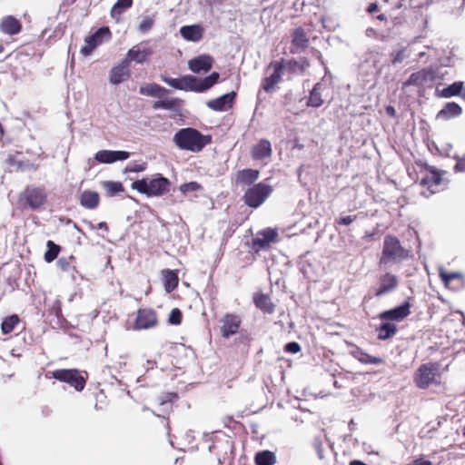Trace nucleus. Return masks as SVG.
<instances>
[{"label":"nucleus","mask_w":465,"mask_h":465,"mask_svg":"<svg viewBox=\"0 0 465 465\" xmlns=\"http://www.w3.org/2000/svg\"><path fill=\"white\" fill-rule=\"evenodd\" d=\"M183 321V313L180 309L174 308L169 314L168 322L173 325H180Z\"/></svg>","instance_id":"obj_50"},{"label":"nucleus","mask_w":465,"mask_h":465,"mask_svg":"<svg viewBox=\"0 0 465 465\" xmlns=\"http://www.w3.org/2000/svg\"><path fill=\"white\" fill-rule=\"evenodd\" d=\"M278 62L282 65V72H286L289 74V78L293 75L304 74L310 67V61L306 57H301L299 60L281 58Z\"/></svg>","instance_id":"obj_13"},{"label":"nucleus","mask_w":465,"mask_h":465,"mask_svg":"<svg viewBox=\"0 0 465 465\" xmlns=\"http://www.w3.org/2000/svg\"><path fill=\"white\" fill-rule=\"evenodd\" d=\"M398 331L397 326L387 321L382 322L376 328L377 337L381 341H385L392 338Z\"/></svg>","instance_id":"obj_37"},{"label":"nucleus","mask_w":465,"mask_h":465,"mask_svg":"<svg viewBox=\"0 0 465 465\" xmlns=\"http://www.w3.org/2000/svg\"><path fill=\"white\" fill-rule=\"evenodd\" d=\"M411 465H433L430 460H423L422 458L416 459Z\"/></svg>","instance_id":"obj_60"},{"label":"nucleus","mask_w":465,"mask_h":465,"mask_svg":"<svg viewBox=\"0 0 465 465\" xmlns=\"http://www.w3.org/2000/svg\"><path fill=\"white\" fill-rule=\"evenodd\" d=\"M440 277L444 282L445 286L450 289H459L464 285V277L460 272H447L441 271Z\"/></svg>","instance_id":"obj_29"},{"label":"nucleus","mask_w":465,"mask_h":465,"mask_svg":"<svg viewBox=\"0 0 465 465\" xmlns=\"http://www.w3.org/2000/svg\"><path fill=\"white\" fill-rule=\"evenodd\" d=\"M158 324V315L154 309L139 308L135 312L133 329L134 331L149 330L157 327Z\"/></svg>","instance_id":"obj_9"},{"label":"nucleus","mask_w":465,"mask_h":465,"mask_svg":"<svg viewBox=\"0 0 465 465\" xmlns=\"http://www.w3.org/2000/svg\"><path fill=\"white\" fill-rule=\"evenodd\" d=\"M356 218H357V215H348V216L341 217L335 221V223L339 224V225H349L352 222H354L356 220Z\"/></svg>","instance_id":"obj_55"},{"label":"nucleus","mask_w":465,"mask_h":465,"mask_svg":"<svg viewBox=\"0 0 465 465\" xmlns=\"http://www.w3.org/2000/svg\"><path fill=\"white\" fill-rule=\"evenodd\" d=\"M272 188L263 183H259L244 193L242 199L244 203L251 208H258L270 196Z\"/></svg>","instance_id":"obj_8"},{"label":"nucleus","mask_w":465,"mask_h":465,"mask_svg":"<svg viewBox=\"0 0 465 465\" xmlns=\"http://www.w3.org/2000/svg\"><path fill=\"white\" fill-rule=\"evenodd\" d=\"M213 64V58L210 54H201L188 62L189 69L196 74L209 72Z\"/></svg>","instance_id":"obj_24"},{"label":"nucleus","mask_w":465,"mask_h":465,"mask_svg":"<svg viewBox=\"0 0 465 465\" xmlns=\"http://www.w3.org/2000/svg\"><path fill=\"white\" fill-rule=\"evenodd\" d=\"M153 51L151 47H142L141 45H134L127 52L125 57L124 58L129 64L131 62H135L137 64L145 63L148 58L153 54Z\"/></svg>","instance_id":"obj_20"},{"label":"nucleus","mask_w":465,"mask_h":465,"mask_svg":"<svg viewBox=\"0 0 465 465\" xmlns=\"http://www.w3.org/2000/svg\"><path fill=\"white\" fill-rule=\"evenodd\" d=\"M200 188V185L196 182H191L181 185L180 190L183 193L194 192Z\"/></svg>","instance_id":"obj_53"},{"label":"nucleus","mask_w":465,"mask_h":465,"mask_svg":"<svg viewBox=\"0 0 465 465\" xmlns=\"http://www.w3.org/2000/svg\"><path fill=\"white\" fill-rule=\"evenodd\" d=\"M279 233L276 229L266 228L257 232L255 238L252 240L251 249L258 254L262 251H269L272 244L278 241Z\"/></svg>","instance_id":"obj_10"},{"label":"nucleus","mask_w":465,"mask_h":465,"mask_svg":"<svg viewBox=\"0 0 465 465\" xmlns=\"http://www.w3.org/2000/svg\"><path fill=\"white\" fill-rule=\"evenodd\" d=\"M411 308L410 301L406 300L400 306L381 312L379 318L387 322H401L411 314Z\"/></svg>","instance_id":"obj_17"},{"label":"nucleus","mask_w":465,"mask_h":465,"mask_svg":"<svg viewBox=\"0 0 465 465\" xmlns=\"http://www.w3.org/2000/svg\"><path fill=\"white\" fill-rule=\"evenodd\" d=\"M436 75V70L432 67L423 68L418 72L412 73L403 85L424 86L427 84L434 82Z\"/></svg>","instance_id":"obj_16"},{"label":"nucleus","mask_w":465,"mask_h":465,"mask_svg":"<svg viewBox=\"0 0 465 465\" xmlns=\"http://www.w3.org/2000/svg\"><path fill=\"white\" fill-rule=\"evenodd\" d=\"M75 260L74 255H70L69 257H62L60 258L56 265L58 269L62 272H68L72 268V262Z\"/></svg>","instance_id":"obj_48"},{"label":"nucleus","mask_w":465,"mask_h":465,"mask_svg":"<svg viewBox=\"0 0 465 465\" xmlns=\"http://www.w3.org/2000/svg\"><path fill=\"white\" fill-rule=\"evenodd\" d=\"M173 142L181 150L199 153L212 143V136L203 134L195 128L185 127L174 134Z\"/></svg>","instance_id":"obj_1"},{"label":"nucleus","mask_w":465,"mask_h":465,"mask_svg":"<svg viewBox=\"0 0 465 465\" xmlns=\"http://www.w3.org/2000/svg\"><path fill=\"white\" fill-rule=\"evenodd\" d=\"M114 5L115 9L120 8L124 11L132 6L133 0H117V2Z\"/></svg>","instance_id":"obj_56"},{"label":"nucleus","mask_w":465,"mask_h":465,"mask_svg":"<svg viewBox=\"0 0 465 465\" xmlns=\"http://www.w3.org/2000/svg\"><path fill=\"white\" fill-rule=\"evenodd\" d=\"M410 252L405 249L400 240L391 234L384 237L381 255L379 260L380 266L397 263L409 257Z\"/></svg>","instance_id":"obj_3"},{"label":"nucleus","mask_w":465,"mask_h":465,"mask_svg":"<svg viewBox=\"0 0 465 465\" xmlns=\"http://www.w3.org/2000/svg\"><path fill=\"white\" fill-rule=\"evenodd\" d=\"M123 12H124V10H122L120 8L115 9V5H114L111 9V16L118 21L121 15L123 14Z\"/></svg>","instance_id":"obj_59"},{"label":"nucleus","mask_w":465,"mask_h":465,"mask_svg":"<svg viewBox=\"0 0 465 465\" xmlns=\"http://www.w3.org/2000/svg\"><path fill=\"white\" fill-rule=\"evenodd\" d=\"M54 379L69 384L77 391H82L86 385L84 378L77 369H57L51 372Z\"/></svg>","instance_id":"obj_7"},{"label":"nucleus","mask_w":465,"mask_h":465,"mask_svg":"<svg viewBox=\"0 0 465 465\" xmlns=\"http://www.w3.org/2000/svg\"><path fill=\"white\" fill-rule=\"evenodd\" d=\"M456 163L454 165V171L456 173L465 172V153L462 156H455Z\"/></svg>","instance_id":"obj_52"},{"label":"nucleus","mask_w":465,"mask_h":465,"mask_svg":"<svg viewBox=\"0 0 465 465\" xmlns=\"http://www.w3.org/2000/svg\"><path fill=\"white\" fill-rule=\"evenodd\" d=\"M178 400L176 392H165L157 397L156 401L159 406L163 407V411L169 415L173 411V404Z\"/></svg>","instance_id":"obj_39"},{"label":"nucleus","mask_w":465,"mask_h":465,"mask_svg":"<svg viewBox=\"0 0 465 465\" xmlns=\"http://www.w3.org/2000/svg\"><path fill=\"white\" fill-rule=\"evenodd\" d=\"M48 195L44 186L27 185L19 193L17 206L20 210H39L47 203Z\"/></svg>","instance_id":"obj_2"},{"label":"nucleus","mask_w":465,"mask_h":465,"mask_svg":"<svg viewBox=\"0 0 465 465\" xmlns=\"http://www.w3.org/2000/svg\"><path fill=\"white\" fill-rule=\"evenodd\" d=\"M252 301L256 308L265 314H272L275 312V304L272 302L270 294L257 292L253 294Z\"/></svg>","instance_id":"obj_26"},{"label":"nucleus","mask_w":465,"mask_h":465,"mask_svg":"<svg viewBox=\"0 0 465 465\" xmlns=\"http://www.w3.org/2000/svg\"><path fill=\"white\" fill-rule=\"evenodd\" d=\"M130 75V64L123 59L110 70L109 81L113 84H119L127 80Z\"/></svg>","instance_id":"obj_19"},{"label":"nucleus","mask_w":465,"mask_h":465,"mask_svg":"<svg viewBox=\"0 0 465 465\" xmlns=\"http://www.w3.org/2000/svg\"><path fill=\"white\" fill-rule=\"evenodd\" d=\"M0 30L4 34L14 35H17L22 30L21 22L13 15H7L3 18L0 23Z\"/></svg>","instance_id":"obj_28"},{"label":"nucleus","mask_w":465,"mask_h":465,"mask_svg":"<svg viewBox=\"0 0 465 465\" xmlns=\"http://www.w3.org/2000/svg\"><path fill=\"white\" fill-rule=\"evenodd\" d=\"M399 284L398 277L391 272H386L380 278V286L376 290L375 295L381 296L389 293L397 288Z\"/></svg>","instance_id":"obj_27"},{"label":"nucleus","mask_w":465,"mask_h":465,"mask_svg":"<svg viewBox=\"0 0 465 465\" xmlns=\"http://www.w3.org/2000/svg\"><path fill=\"white\" fill-rule=\"evenodd\" d=\"M424 169L427 173L421 178L420 184L426 186L431 193H435L436 188L442 183V176L445 172L439 171L434 166L428 164H424Z\"/></svg>","instance_id":"obj_18"},{"label":"nucleus","mask_w":465,"mask_h":465,"mask_svg":"<svg viewBox=\"0 0 465 465\" xmlns=\"http://www.w3.org/2000/svg\"><path fill=\"white\" fill-rule=\"evenodd\" d=\"M352 355L363 364H381L384 362L382 358L371 356L359 347L352 351Z\"/></svg>","instance_id":"obj_40"},{"label":"nucleus","mask_w":465,"mask_h":465,"mask_svg":"<svg viewBox=\"0 0 465 465\" xmlns=\"http://www.w3.org/2000/svg\"><path fill=\"white\" fill-rule=\"evenodd\" d=\"M46 247L47 251L45 252L44 258L46 262L50 263L58 257L61 247L51 240L47 241Z\"/></svg>","instance_id":"obj_45"},{"label":"nucleus","mask_w":465,"mask_h":465,"mask_svg":"<svg viewBox=\"0 0 465 465\" xmlns=\"http://www.w3.org/2000/svg\"><path fill=\"white\" fill-rule=\"evenodd\" d=\"M79 201L83 207L94 210L100 203V196L96 192L85 190L81 193Z\"/></svg>","instance_id":"obj_34"},{"label":"nucleus","mask_w":465,"mask_h":465,"mask_svg":"<svg viewBox=\"0 0 465 465\" xmlns=\"http://www.w3.org/2000/svg\"><path fill=\"white\" fill-rule=\"evenodd\" d=\"M164 290L167 293L174 291L179 284L177 271L164 269L161 271Z\"/></svg>","instance_id":"obj_32"},{"label":"nucleus","mask_w":465,"mask_h":465,"mask_svg":"<svg viewBox=\"0 0 465 465\" xmlns=\"http://www.w3.org/2000/svg\"><path fill=\"white\" fill-rule=\"evenodd\" d=\"M220 77L219 73L213 72L209 76L193 84L192 91L202 93L213 86Z\"/></svg>","instance_id":"obj_38"},{"label":"nucleus","mask_w":465,"mask_h":465,"mask_svg":"<svg viewBox=\"0 0 465 465\" xmlns=\"http://www.w3.org/2000/svg\"><path fill=\"white\" fill-rule=\"evenodd\" d=\"M439 364L437 362H428L421 364L413 374L415 385L421 390H426L432 384L440 385V381L437 380Z\"/></svg>","instance_id":"obj_5"},{"label":"nucleus","mask_w":465,"mask_h":465,"mask_svg":"<svg viewBox=\"0 0 465 465\" xmlns=\"http://www.w3.org/2000/svg\"><path fill=\"white\" fill-rule=\"evenodd\" d=\"M147 168V163L142 162V163H129L124 170V173H141L145 171Z\"/></svg>","instance_id":"obj_49"},{"label":"nucleus","mask_w":465,"mask_h":465,"mask_svg":"<svg viewBox=\"0 0 465 465\" xmlns=\"http://www.w3.org/2000/svg\"><path fill=\"white\" fill-rule=\"evenodd\" d=\"M162 80L171 87L178 90H192L193 84L196 82V79L193 76H185L182 79L162 76Z\"/></svg>","instance_id":"obj_31"},{"label":"nucleus","mask_w":465,"mask_h":465,"mask_svg":"<svg viewBox=\"0 0 465 465\" xmlns=\"http://www.w3.org/2000/svg\"><path fill=\"white\" fill-rule=\"evenodd\" d=\"M404 58L403 51H397L395 54H392L391 63L392 64H396L398 63L402 62Z\"/></svg>","instance_id":"obj_57"},{"label":"nucleus","mask_w":465,"mask_h":465,"mask_svg":"<svg viewBox=\"0 0 465 465\" xmlns=\"http://www.w3.org/2000/svg\"><path fill=\"white\" fill-rule=\"evenodd\" d=\"M170 186V181L161 174H157L153 178L145 177L139 179L131 184L133 190H136L138 193L148 197L162 196L169 192Z\"/></svg>","instance_id":"obj_4"},{"label":"nucleus","mask_w":465,"mask_h":465,"mask_svg":"<svg viewBox=\"0 0 465 465\" xmlns=\"http://www.w3.org/2000/svg\"><path fill=\"white\" fill-rule=\"evenodd\" d=\"M242 321L236 313H225L220 320V332L223 338L228 339L238 333Z\"/></svg>","instance_id":"obj_12"},{"label":"nucleus","mask_w":465,"mask_h":465,"mask_svg":"<svg viewBox=\"0 0 465 465\" xmlns=\"http://www.w3.org/2000/svg\"><path fill=\"white\" fill-rule=\"evenodd\" d=\"M322 84L320 83H317L312 90L310 93V96L307 102L308 106L312 107H320L323 104V99L322 98Z\"/></svg>","instance_id":"obj_42"},{"label":"nucleus","mask_w":465,"mask_h":465,"mask_svg":"<svg viewBox=\"0 0 465 465\" xmlns=\"http://www.w3.org/2000/svg\"><path fill=\"white\" fill-rule=\"evenodd\" d=\"M250 153L252 159L254 161H262L271 158L272 154L271 142L267 139H261L251 148Z\"/></svg>","instance_id":"obj_22"},{"label":"nucleus","mask_w":465,"mask_h":465,"mask_svg":"<svg viewBox=\"0 0 465 465\" xmlns=\"http://www.w3.org/2000/svg\"><path fill=\"white\" fill-rule=\"evenodd\" d=\"M378 10H379V6H378L377 3L370 4V5L368 6V9H367L368 13H370V14H373V13L377 12Z\"/></svg>","instance_id":"obj_62"},{"label":"nucleus","mask_w":465,"mask_h":465,"mask_svg":"<svg viewBox=\"0 0 465 465\" xmlns=\"http://www.w3.org/2000/svg\"><path fill=\"white\" fill-rule=\"evenodd\" d=\"M182 104V100L179 98H166L155 101L153 104V108L154 110L164 109V110H172L174 109Z\"/></svg>","instance_id":"obj_43"},{"label":"nucleus","mask_w":465,"mask_h":465,"mask_svg":"<svg viewBox=\"0 0 465 465\" xmlns=\"http://www.w3.org/2000/svg\"><path fill=\"white\" fill-rule=\"evenodd\" d=\"M129 157V152L111 150H101L98 151L94 155V159L101 163H113L116 161H124Z\"/></svg>","instance_id":"obj_21"},{"label":"nucleus","mask_w":465,"mask_h":465,"mask_svg":"<svg viewBox=\"0 0 465 465\" xmlns=\"http://www.w3.org/2000/svg\"><path fill=\"white\" fill-rule=\"evenodd\" d=\"M97 228L104 231H108L109 227L105 222H101L97 224Z\"/></svg>","instance_id":"obj_63"},{"label":"nucleus","mask_w":465,"mask_h":465,"mask_svg":"<svg viewBox=\"0 0 465 465\" xmlns=\"http://www.w3.org/2000/svg\"><path fill=\"white\" fill-rule=\"evenodd\" d=\"M154 25V19L151 16L144 17L139 25V30L142 33H147L150 31Z\"/></svg>","instance_id":"obj_51"},{"label":"nucleus","mask_w":465,"mask_h":465,"mask_svg":"<svg viewBox=\"0 0 465 465\" xmlns=\"http://www.w3.org/2000/svg\"><path fill=\"white\" fill-rule=\"evenodd\" d=\"M112 33L108 26L100 27L95 33L85 37L84 45L81 47L80 53L84 55H90L94 50L104 42L111 40Z\"/></svg>","instance_id":"obj_11"},{"label":"nucleus","mask_w":465,"mask_h":465,"mask_svg":"<svg viewBox=\"0 0 465 465\" xmlns=\"http://www.w3.org/2000/svg\"><path fill=\"white\" fill-rule=\"evenodd\" d=\"M292 45L297 50H305L309 47L310 39L306 31L302 27H296L292 32Z\"/></svg>","instance_id":"obj_30"},{"label":"nucleus","mask_w":465,"mask_h":465,"mask_svg":"<svg viewBox=\"0 0 465 465\" xmlns=\"http://www.w3.org/2000/svg\"><path fill=\"white\" fill-rule=\"evenodd\" d=\"M123 12H124V10H122L120 8L115 9V5H114L111 9V16L118 21L121 15L123 14Z\"/></svg>","instance_id":"obj_58"},{"label":"nucleus","mask_w":465,"mask_h":465,"mask_svg":"<svg viewBox=\"0 0 465 465\" xmlns=\"http://www.w3.org/2000/svg\"><path fill=\"white\" fill-rule=\"evenodd\" d=\"M107 196H114L118 193L124 192V188L121 182L105 181L102 183Z\"/></svg>","instance_id":"obj_46"},{"label":"nucleus","mask_w":465,"mask_h":465,"mask_svg":"<svg viewBox=\"0 0 465 465\" xmlns=\"http://www.w3.org/2000/svg\"><path fill=\"white\" fill-rule=\"evenodd\" d=\"M259 171L255 169H243L237 172L235 183L242 185H250L253 183L259 177Z\"/></svg>","instance_id":"obj_33"},{"label":"nucleus","mask_w":465,"mask_h":465,"mask_svg":"<svg viewBox=\"0 0 465 465\" xmlns=\"http://www.w3.org/2000/svg\"><path fill=\"white\" fill-rule=\"evenodd\" d=\"M462 113V108L454 102L447 103L444 107L437 114L436 118L441 120H450L457 117Z\"/></svg>","instance_id":"obj_36"},{"label":"nucleus","mask_w":465,"mask_h":465,"mask_svg":"<svg viewBox=\"0 0 465 465\" xmlns=\"http://www.w3.org/2000/svg\"><path fill=\"white\" fill-rule=\"evenodd\" d=\"M463 82L458 81L450 84L441 90V96L450 98L452 96L460 95L462 91Z\"/></svg>","instance_id":"obj_47"},{"label":"nucleus","mask_w":465,"mask_h":465,"mask_svg":"<svg viewBox=\"0 0 465 465\" xmlns=\"http://www.w3.org/2000/svg\"><path fill=\"white\" fill-rule=\"evenodd\" d=\"M349 465H367V464L361 460H351Z\"/></svg>","instance_id":"obj_64"},{"label":"nucleus","mask_w":465,"mask_h":465,"mask_svg":"<svg viewBox=\"0 0 465 465\" xmlns=\"http://www.w3.org/2000/svg\"><path fill=\"white\" fill-rule=\"evenodd\" d=\"M20 322V318L16 314L5 317L1 323V331L3 334L11 333L16 325Z\"/></svg>","instance_id":"obj_44"},{"label":"nucleus","mask_w":465,"mask_h":465,"mask_svg":"<svg viewBox=\"0 0 465 465\" xmlns=\"http://www.w3.org/2000/svg\"><path fill=\"white\" fill-rule=\"evenodd\" d=\"M278 60L269 64L268 69H272V73L262 79V87L266 93H272L275 91L276 86L281 83L283 72Z\"/></svg>","instance_id":"obj_15"},{"label":"nucleus","mask_w":465,"mask_h":465,"mask_svg":"<svg viewBox=\"0 0 465 465\" xmlns=\"http://www.w3.org/2000/svg\"><path fill=\"white\" fill-rule=\"evenodd\" d=\"M301 351V346L296 341H292L284 346V351L290 353H298Z\"/></svg>","instance_id":"obj_54"},{"label":"nucleus","mask_w":465,"mask_h":465,"mask_svg":"<svg viewBox=\"0 0 465 465\" xmlns=\"http://www.w3.org/2000/svg\"><path fill=\"white\" fill-rule=\"evenodd\" d=\"M209 449L217 457L220 464H224L233 459L234 443L232 438L226 434L216 435Z\"/></svg>","instance_id":"obj_6"},{"label":"nucleus","mask_w":465,"mask_h":465,"mask_svg":"<svg viewBox=\"0 0 465 465\" xmlns=\"http://www.w3.org/2000/svg\"><path fill=\"white\" fill-rule=\"evenodd\" d=\"M20 152L9 153L4 161L5 166L9 173L24 172L25 170H37L38 164L30 163L28 160L20 159Z\"/></svg>","instance_id":"obj_14"},{"label":"nucleus","mask_w":465,"mask_h":465,"mask_svg":"<svg viewBox=\"0 0 465 465\" xmlns=\"http://www.w3.org/2000/svg\"><path fill=\"white\" fill-rule=\"evenodd\" d=\"M236 97L235 92L225 94L218 98L207 102V106L217 112H223L232 107Z\"/></svg>","instance_id":"obj_23"},{"label":"nucleus","mask_w":465,"mask_h":465,"mask_svg":"<svg viewBox=\"0 0 465 465\" xmlns=\"http://www.w3.org/2000/svg\"><path fill=\"white\" fill-rule=\"evenodd\" d=\"M276 461V455L271 450L258 451L254 457V462L256 465H274Z\"/></svg>","instance_id":"obj_41"},{"label":"nucleus","mask_w":465,"mask_h":465,"mask_svg":"<svg viewBox=\"0 0 465 465\" xmlns=\"http://www.w3.org/2000/svg\"><path fill=\"white\" fill-rule=\"evenodd\" d=\"M180 35L186 41L197 43L203 37L204 27L200 24L183 25L180 28Z\"/></svg>","instance_id":"obj_25"},{"label":"nucleus","mask_w":465,"mask_h":465,"mask_svg":"<svg viewBox=\"0 0 465 465\" xmlns=\"http://www.w3.org/2000/svg\"><path fill=\"white\" fill-rule=\"evenodd\" d=\"M139 93L143 95L162 98L169 93V90L158 84L152 83L141 85Z\"/></svg>","instance_id":"obj_35"},{"label":"nucleus","mask_w":465,"mask_h":465,"mask_svg":"<svg viewBox=\"0 0 465 465\" xmlns=\"http://www.w3.org/2000/svg\"><path fill=\"white\" fill-rule=\"evenodd\" d=\"M385 112L386 114L391 116V117H395L396 116V110L393 106L391 105H388L385 107Z\"/></svg>","instance_id":"obj_61"}]
</instances>
